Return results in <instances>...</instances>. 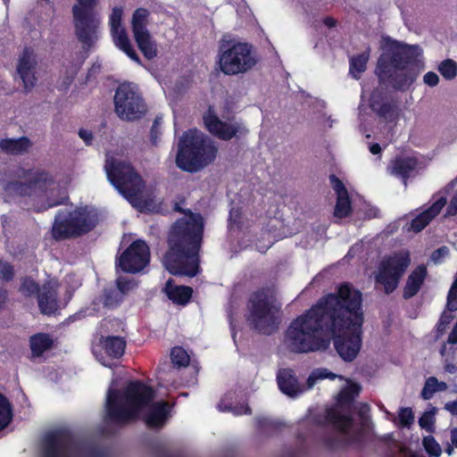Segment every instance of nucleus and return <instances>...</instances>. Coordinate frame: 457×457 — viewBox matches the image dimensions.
<instances>
[{
    "mask_svg": "<svg viewBox=\"0 0 457 457\" xmlns=\"http://www.w3.org/2000/svg\"><path fill=\"white\" fill-rule=\"evenodd\" d=\"M341 303L339 292L321 298L311 309L292 320L284 336L287 349L295 353H307L328 347L331 334L338 331L342 323L336 309Z\"/></svg>",
    "mask_w": 457,
    "mask_h": 457,
    "instance_id": "nucleus-1",
    "label": "nucleus"
},
{
    "mask_svg": "<svg viewBox=\"0 0 457 457\" xmlns=\"http://www.w3.org/2000/svg\"><path fill=\"white\" fill-rule=\"evenodd\" d=\"M154 390L140 382L132 381L122 390L109 388L105 408L108 418L123 425L137 420L145 412L147 426L161 427L168 419L170 407L165 402L153 403Z\"/></svg>",
    "mask_w": 457,
    "mask_h": 457,
    "instance_id": "nucleus-2",
    "label": "nucleus"
},
{
    "mask_svg": "<svg viewBox=\"0 0 457 457\" xmlns=\"http://www.w3.org/2000/svg\"><path fill=\"white\" fill-rule=\"evenodd\" d=\"M203 230L202 216L191 212L172 226L169 250L162 258L163 266L170 273L195 277L199 272L198 253Z\"/></svg>",
    "mask_w": 457,
    "mask_h": 457,
    "instance_id": "nucleus-3",
    "label": "nucleus"
},
{
    "mask_svg": "<svg viewBox=\"0 0 457 457\" xmlns=\"http://www.w3.org/2000/svg\"><path fill=\"white\" fill-rule=\"evenodd\" d=\"M341 303L336 312L342 328L331 334L337 353L345 361H353L361 347L363 312L361 294L348 284L339 287Z\"/></svg>",
    "mask_w": 457,
    "mask_h": 457,
    "instance_id": "nucleus-4",
    "label": "nucleus"
},
{
    "mask_svg": "<svg viewBox=\"0 0 457 457\" xmlns=\"http://www.w3.org/2000/svg\"><path fill=\"white\" fill-rule=\"evenodd\" d=\"M384 42L376 73L381 81H387L395 90L405 91L418 77L415 65L423 51L419 45H408L390 37H385Z\"/></svg>",
    "mask_w": 457,
    "mask_h": 457,
    "instance_id": "nucleus-5",
    "label": "nucleus"
},
{
    "mask_svg": "<svg viewBox=\"0 0 457 457\" xmlns=\"http://www.w3.org/2000/svg\"><path fill=\"white\" fill-rule=\"evenodd\" d=\"M217 151L208 136L198 130H188L179 140L176 163L183 170L195 172L211 163Z\"/></svg>",
    "mask_w": 457,
    "mask_h": 457,
    "instance_id": "nucleus-6",
    "label": "nucleus"
},
{
    "mask_svg": "<svg viewBox=\"0 0 457 457\" xmlns=\"http://www.w3.org/2000/svg\"><path fill=\"white\" fill-rule=\"evenodd\" d=\"M249 324L262 334L270 335L280 323L281 303L276 290L264 287L254 292L248 303Z\"/></svg>",
    "mask_w": 457,
    "mask_h": 457,
    "instance_id": "nucleus-7",
    "label": "nucleus"
},
{
    "mask_svg": "<svg viewBox=\"0 0 457 457\" xmlns=\"http://www.w3.org/2000/svg\"><path fill=\"white\" fill-rule=\"evenodd\" d=\"M104 170L110 182L136 208H142L141 194L145 184L134 168L124 161L107 155Z\"/></svg>",
    "mask_w": 457,
    "mask_h": 457,
    "instance_id": "nucleus-8",
    "label": "nucleus"
},
{
    "mask_svg": "<svg viewBox=\"0 0 457 457\" xmlns=\"http://www.w3.org/2000/svg\"><path fill=\"white\" fill-rule=\"evenodd\" d=\"M346 386L338 395V402L340 406L327 409L325 414V423L333 425L337 431L339 439L334 440L328 438L325 445L331 449L337 448L341 445L350 444L354 438L350 435V428L353 420L350 415L343 409L341 404L350 403L353 399L359 395L361 386L353 382L346 381Z\"/></svg>",
    "mask_w": 457,
    "mask_h": 457,
    "instance_id": "nucleus-9",
    "label": "nucleus"
},
{
    "mask_svg": "<svg viewBox=\"0 0 457 457\" xmlns=\"http://www.w3.org/2000/svg\"><path fill=\"white\" fill-rule=\"evenodd\" d=\"M98 221L97 213L88 207L76 208L71 212L59 211L52 228L56 240L78 237L92 230Z\"/></svg>",
    "mask_w": 457,
    "mask_h": 457,
    "instance_id": "nucleus-10",
    "label": "nucleus"
},
{
    "mask_svg": "<svg viewBox=\"0 0 457 457\" xmlns=\"http://www.w3.org/2000/svg\"><path fill=\"white\" fill-rule=\"evenodd\" d=\"M55 185L49 173L45 171H35L29 175V182L21 183L19 181H11L4 187V194L7 197L15 196H46L47 204L44 209L54 207L62 203V200H52L53 195L57 191Z\"/></svg>",
    "mask_w": 457,
    "mask_h": 457,
    "instance_id": "nucleus-11",
    "label": "nucleus"
},
{
    "mask_svg": "<svg viewBox=\"0 0 457 457\" xmlns=\"http://www.w3.org/2000/svg\"><path fill=\"white\" fill-rule=\"evenodd\" d=\"M72 6L75 34L85 47H91L99 37L101 18L94 10L96 0H77Z\"/></svg>",
    "mask_w": 457,
    "mask_h": 457,
    "instance_id": "nucleus-12",
    "label": "nucleus"
},
{
    "mask_svg": "<svg viewBox=\"0 0 457 457\" xmlns=\"http://www.w3.org/2000/svg\"><path fill=\"white\" fill-rule=\"evenodd\" d=\"M219 63L226 75H237L252 70L257 63L253 46L247 43H235L225 48L220 46Z\"/></svg>",
    "mask_w": 457,
    "mask_h": 457,
    "instance_id": "nucleus-13",
    "label": "nucleus"
},
{
    "mask_svg": "<svg viewBox=\"0 0 457 457\" xmlns=\"http://www.w3.org/2000/svg\"><path fill=\"white\" fill-rule=\"evenodd\" d=\"M114 111L117 116L127 121L142 118L146 112L145 103L136 85L124 82L114 95Z\"/></svg>",
    "mask_w": 457,
    "mask_h": 457,
    "instance_id": "nucleus-14",
    "label": "nucleus"
},
{
    "mask_svg": "<svg viewBox=\"0 0 457 457\" xmlns=\"http://www.w3.org/2000/svg\"><path fill=\"white\" fill-rule=\"evenodd\" d=\"M411 263L410 253L402 250L385 257L379 263L375 281L383 286L386 295L393 293Z\"/></svg>",
    "mask_w": 457,
    "mask_h": 457,
    "instance_id": "nucleus-15",
    "label": "nucleus"
},
{
    "mask_svg": "<svg viewBox=\"0 0 457 457\" xmlns=\"http://www.w3.org/2000/svg\"><path fill=\"white\" fill-rule=\"evenodd\" d=\"M150 12L145 8H137L131 17L133 37L138 49L147 60L155 58L158 54L157 43L147 29Z\"/></svg>",
    "mask_w": 457,
    "mask_h": 457,
    "instance_id": "nucleus-16",
    "label": "nucleus"
},
{
    "mask_svg": "<svg viewBox=\"0 0 457 457\" xmlns=\"http://www.w3.org/2000/svg\"><path fill=\"white\" fill-rule=\"evenodd\" d=\"M150 260V250L143 240L133 242L119 257L117 266L124 272L137 273Z\"/></svg>",
    "mask_w": 457,
    "mask_h": 457,
    "instance_id": "nucleus-17",
    "label": "nucleus"
},
{
    "mask_svg": "<svg viewBox=\"0 0 457 457\" xmlns=\"http://www.w3.org/2000/svg\"><path fill=\"white\" fill-rule=\"evenodd\" d=\"M203 120L206 129L212 135L222 140H229L237 134L246 132L245 128L238 121L234 120H221L212 106H209L208 111L203 116Z\"/></svg>",
    "mask_w": 457,
    "mask_h": 457,
    "instance_id": "nucleus-18",
    "label": "nucleus"
},
{
    "mask_svg": "<svg viewBox=\"0 0 457 457\" xmlns=\"http://www.w3.org/2000/svg\"><path fill=\"white\" fill-rule=\"evenodd\" d=\"M123 8L115 6L109 17L110 31L114 45L124 52L132 61L141 64V60L128 37L125 28L121 24Z\"/></svg>",
    "mask_w": 457,
    "mask_h": 457,
    "instance_id": "nucleus-19",
    "label": "nucleus"
},
{
    "mask_svg": "<svg viewBox=\"0 0 457 457\" xmlns=\"http://www.w3.org/2000/svg\"><path fill=\"white\" fill-rule=\"evenodd\" d=\"M37 61L34 51L30 48H25L20 54L16 72L22 81L25 93H29L35 87L37 81Z\"/></svg>",
    "mask_w": 457,
    "mask_h": 457,
    "instance_id": "nucleus-20",
    "label": "nucleus"
},
{
    "mask_svg": "<svg viewBox=\"0 0 457 457\" xmlns=\"http://www.w3.org/2000/svg\"><path fill=\"white\" fill-rule=\"evenodd\" d=\"M41 457H79L70 439L58 432L45 436Z\"/></svg>",
    "mask_w": 457,
    "mask_h": 457,
    "instance_id": "nucleus-21",
    "label": "nucleus"
},
{
    "mask_svg": "<svg viewBox=\"0 0 457 457\" xmlns=\"http://www.w3.org/2000/svg\"><path fill=\"white\" fill-rule=\"evenodd\" d=\"M370 106L374 112L387 122L395 121L399 116L396 104L385 99L384 93L374 90L370 96Z\"/></svg>",
    "mask_w": 457,
    "mask_h": 457,
    "instance_id": "nucleus-22",
    "label": "nucleus"
},
{
    "mask_svg": "<svg viewBox=\"0 0 457 457\" xmlns=\"http://www.w3.org/2000/svg\"><path fill=\"white\" fill-rule=\"evenodd\" d=\"M277 381L281 392L293 398L297 397L306 389L298 382L291 369L279 370L277 374Z\"/></svg>",
    "mask_w": 457,
    "mask_h": 457,
    "instance_id": "nucleus-23",
    "label": "nucleus"
},
{
    "mask_svg": "<svg viewBox=\"0 0 457 457\" xmlns=\"http://www.w3.org/2000/svg\"><path fill=\"white\" fill-rule=\"evenodd\" d=\"M446 204V198L444 195L438 196L436 201L419 214L416 218H414L411 222V229L414 232L421 231L429 222L436 218L443 209V207Z\"/></svg>",
    "mask_w": 457,
    "mask_h": 457,
    "instance_id": "nucleus-24",
    "label": "nucleus"
},
{
    "mask_svg": "<svg viewBox=\"0 0 457 457\" xmlns=\"http://www.w3.org/2000/svg\"><path fill=\"white\" fill-rule=\"evenodd\" d=\"M38 306L44 314H52L58 309L57 286L54 283L45 284L38 294Z\"/></svg>",
    "mask_w": 457,
    "mask_h": 457,
    "instance_id": "nucleus-25",
    "label": "nucleus"
},
{
    "mask_svg": "<svg viewBox=\"0 0 457 457\" xmlns=\"http://www.w3.org/2000/svg\"><path fill=\"white\" fill-rule=\"evenodd\" d=\"M428 276V270L425 265L421 264L416 267L408 276L403 291V297L410 299L416 295L420 290Z\"/></svg>",
    "mask_w": 457,
    "mask_h": 457,
    "instance_id": "nucleus-26",
    "label": "nucleus"
},
{
    "mask_svg": "<svg viewBox=\"0 0 457 457\" xmlns=\"http://www.w3.org/2000/svg\"><path fill=\"white\" fill-rule=\"evenodd\" d=\"M417 164L418 161L414 157H399L392 162V164L389 167L390 173L402 178L406 185L407 178L416 169Z\"/></svg>",
    "mask_w": 457,
    "mask_h": 457,
    "instance_id": "nucleus-27",
    "label": "nucleus"
},
{
    "mask_svg": "<svg viewBox=\"0 0 457 457\" xmlns=\"http://www.w3.org/2000/svg\"><path fill=\"white\" fill-rule=\"evenodd\" d=\"M163 291L170 300L182 305L188 303L193 293L189 287L173 285L172 279L167 280Z\"/></svg>",
    "mask_w": 457,
    "mask_h": 457,
    "instance_id": "nucleus-28",
    "label": "nucleus"
},
{
    "mask_svg": "<svg viewBox=\"0 0 457 457\" xmlns=\"http://www.w3.org/2000/svg\"><path fill=\"white\" fill-rule=\"evenodd\" d=\"M32 143L27 137L4 138L0 140V149L8 154H23L29 151Z\"/></svg>",
    "mask_w": 457,
    "mask_h": 457,
    "instance_id": "nucleus-29",
    "label": "nucleus"
},
{
    "mask_svg": "<svg viewBox=\"0 0 457 457\" xmlns=\"http://www.w3.org/2000/svg\"><path fill=\"white\" fill-rule=\"evenodd\" d=\"M53 338L46 333L36 334L29 338V346L33 356H41L53 345Z\"/></svg>",
    "mask_w": 457,
    "mask_h": 457,
    "instance_id": "nucleus-30",
    "label": "nucleus"
},
{
    "mask_svg": "<svg viewBox=\"0 0 457 457\" xmlns=\"http://www.w3.org/2000/svg\"><path fill=\"white\" fill-rule=\"evenodd\" d=\"M370 54V47L367 46L364 52L350 58L349 71L354 79H358L360 75L365 71Z\"/></svg>",
    "mask_w": 457,
    "mask_h": 457,
    "instance_id": "nucleus-31",
    "label": "nucleus"
},
{
    "mask_svg": "<svg viewBox=\"0 0 457 457\" xmlns=\"http://www.w3.org/2000/svg\"><path fill=\"white\" fill-rule=\"evenodd\" d=\"M126 342L120 337H107L104 342L105 353L113 358H120L125 352Z\"/></svg>",
    "mask_w": 457,
    "mask_h": 457,
    "instance_id": "nucleus-32",
    "label": "nucleus"
},
{
    "mask_svg": "<svg viewBox=\"0 0 457 457\" xmlns=\"http://www.w3.org/2000/svg\"><path fill=\"white\" fill-rule=\"evenodd\" d=\"M448 388L445 382L438 381L436 377H429L426 379L421 390V397L424 400H429L437 392H444Z\"/></svg>",
    "mask_w": 457,
    "mask_h": 457,
    "instance_id": "nucleus-33",
    "label": "nucleus"
},
{
    "mask_svg": "<svg viewBox=\"0 0 457 457\" xmlns=\"http://www.w3.org/2000/svg\"><path fill=\"white\" fill-rule=\"evenodd\" d=\"M336 378H339L343 379L342 376H337V374L329 371L328 369L320 368L314 370L307 378V389H310L314 386L316 382L320 379L329 378L335 379Z\"/></svg>",
    "mask_w": 457,
    "mask_h": 457,
    "instance_id": "nucleus-34",
    "label": "nucleus"
},
{
    "mask_svg": "<svg viewBox=\"0 0 457 457\" xmlns=\"http://www.w3.org/2000/svg\"><path fill=\"white\" fill-rule=\"evenodd\" d=\"M351 210V201L348 194L337 196V204L334 211L335 217L339 219L345 218L350 214Z\"/></svg>",
    "mask_w": 457,
    "mask_h": 457,
    "instance_id": "nucleus-35",
    "label": "nucleus"
},
{
    "mask_svg": "<svg viewBox=\"0 0 457 457\" xmlns=\"http://www.w3.org/2000/svg\"><path fill=\"white\" fill-rule=\"evenodd\" d=\"M12 418V406L7 398L0 394V431L6 428Z\"/></svg>",
    "mask_w": 457,
    "mask_h": 457,
    "instance_id": "nucleus-36",
    "label": "nucleus"
},
{
    "mask_svg": "<svg viewBox=\"0 0 457 457\" xmlns=\"http://www.w3.org/2000/svg\"><path fill=\"white\" fill-rule=\"evenodd\" d=\"M437 69L440 74L447 80H452L457 76V63L451 59L441 62Z\"/></svg>",
    "mask_w": 457,
    "mask_h": 457,
    "instance_id": "nucleus-37",
    "label": "nucleus"
},
{
    "mask_svg": "<svg viewBox=\"0 0 457 457\" xmlns=\"http://www.w3.org/2000/svg\"><path fill=\"white\" fill-rule=\"evenodd\" d=\"M170 359L174 365L178 367H186L188 365L190 358L188 353L182 347H174L170 353Z\"/></svg>",
    "mask_w": 457,
    "mask_h": 457,
    "instance_id": "nucleus-38",
    "label": "nucleus"
},
{
    "mask_svg": "<svg viewBox=\"0 0 457 457\" xmlns=\"http://www.w3.org/2000/svg\"><path fill=\"white\" fill-rule=\"evenodd\" d=\"M435 414V408L423 413V415L419 419V425L420 428L426 429L428 432H432L434 430V424L436 420Z\"/></svg>",
    "mask_w": 457,
    "mask_h": 457,
    "instance_id": "nucleus-39",
    "label": "nucleus"
},
{
    "mask_svg": "<svg viewBox=\"0 0 457 457\" xmlns=\"http://www.w3.org/2000/svg\"><path fill=\"white\" fill-rule=\"evenodd\" d=\"M218 409L220 411H231L234 415H242L250 413V408L247 405L232 406L225 403L222 399L218 404Z\"/></svg>",
    "mask_w": 457,
    "mask_h": 457,
    "instance_id": "nucleus-40",
    "label": "nucleus"
},
{
    "mask_svg": "<svg viewBox=\"0 0 457 457\" xmlns=\"http://www.w3.org/2000/svg\"><path fill=\"white\" fill-rule=\"evenodd\" d=\"M457 186V179L453 180L451 183L447 185L445 187L446 191L453 189ZM457 215V188L454 191L453 195L452 196L450 203L447 206L445 216H455Z\"/></svg>",
    "mask_w": 457,
    "mask_h": 457,
    "instance_id": "nucleus-41",
    "label": "nucleus"
},
{
    "mask_svg": "<svg viewBox=\"0 0 457 457\" xmlns=\"http://www.w3.org/2000/svg\"><path fill=\"white\" fill-rule=\"evenodd\" d=\"M423 446L430 455L438 457L442 453L439 444L431 436L423 438Z\"/></svg>",
    "mask_w": 457,
    "mask_h": 457,
    "instance_id": "nucleus-42",
    "label": "nucleus"
},
{
    "mask_svg": "<svg viewBox=\"0 0 457 457\" xmlns=\"http://www.w3.org/2000/svg\"><path fill=\"white\" fill-rule=\"evenodd\" d=\"M446 309L457 311V273L447 295Z\"/></svg>",
    "mask_w": 457,
    "mask_h": 457,
    "instance_id": "nucleus-43",
    "label": "nucleus"
},
{
    "mask_svg": "<svg viewBox=\"0 0 457 457\" xmlns=\"http://www.w3.org/2000/svg\"><path fill=\"white\" fill-rule=\"evenodd\" d=\"M399 422L403 427L409 428L414 421V415L411 408H401L398 412Z\"/></svg>",
    "mask_w": 457,
    "mask_h": 457,
    "instance_id": "nucleus-44",
    "label": "nucleus"
},
{
    "mask_svg": "<svg viewBox=\"0 0 457 457\" xmlns=\"http://www.w3.org/2000/svg\"><path fill=\"white\" fill-rule=\"evenodd\" d=\"M20 291L25 295H31L39 293L38 285L31 278H24L21 282Z\"/></svg>",
    "mask_w": 457,
    "mask_h": 457,
    "instance_id": "nucleus-45",
    "label": "nucleus"
},
{
    "mask_svg": "<svg viewBox=\"0 0 457 457\" xmlns=\"http://www.w3.org/2000/svg\"><path fill=\"white\" fill-rule=\"evenodd\" d=\"M14 270L11 263L0 261V280L10 281L13 278Z\"/></svg>",
    "mask_w": 457,
    "mask_h": 457,
    "instance_id": "nucleus-46",
    "label": "nucleus"
},
{
    "mask_svg": "<svg viewBox=\"0 0 457 457\" xmlns=\"http://www.w3.org/2000/svg\"><path fill=\"white\" fill-rule=\"evenodd\" d=\"M122 296L117 290H110L105 293L104 303L108 307H114L121 302Z\"/></svg>",
    "mask_w": 457,
    "mask_h": 457,
    "instance_id": "nucleus-47",
    "label": "nucleus"
},
{
    "mask_svg": "<svg viewBox=\"0 0 457 457\" xmlns=\"http://www.w3.org/2000/svg\"><path fill=\"white\" fill-rule=\"evenodd\" d=\"M241 218L242 213L239 211V209L231 208L229 212V218H228V226L230 229H240L242 228L241 226Z\"/></svg>",
    "mask_w": 457,
    "mask_h": 457,
    "instance_id": "nucleus-48",
    "label": "nucleus"
},
{
    "mask_svg": "<svg viewBox=\"0 0 457 457\" xmlns=\"http://www.w3.org/2000/svg\"><path fill=\"white\" fill-rule=\"evenodd\" d=\"M116 282L118 287L117 291L120 294L121 296L137 286L134 281L128 280L123 277L118 278Z\"/></svg>",
    "mask_w": 457,
    "mask_h": 457,
    "instance_id": "nucleus-49",
    "label": "nucleus"
},
{
    "mask_svg": "<svg viewBox=\"0 0 457 457\" xmlns=\"http://www.w3.org/2000/svg\"><path fill=\"white\" fill-rule=\"evenodd\" d=\"M329 180L333 189L337 194V196L348 194V191L345 188V185L336 175H330Z\"/></svg>",
    "mask_w": 457,
    "mask_h": 457,
    "instance_id": "nucleus-50",
    "label": "nucleus"
},
{
    "mask_svg": "<svg viewBox=\"0 0 457 457\" xmlns=\"http://www.w3.org/2000/svg\"><path fill=\"white\" fill-rule=\"evenodd\" d=\"M162 124V119L157 117L151 128V138L154 144H156L159 135L161 134L160 128Z\"/></svg>",
    "mask_w": 457,
    "mask_h": 457,
    "instance_id": "nucleus-51",
    "label": "nucleus"
},
{
    "mask_svg": "<svg viewBox=\"0 0 457 457\" xmlns=\"http://www.w3.org/2000/svg\"><path fill=\"white\" fill-rule=\"evenodd\" d=\"M423 81L429 87H436L439 82V77L436 72L428 71L423 76Z\"/></svg>",
    "mask_w": 457,
    "mask_h": 457,
    "instance_id": "nucleus-52",
    "label": "nucleus"
},
{
    "mask_svg": "<svg viewBox=\"0 0 457 457\" xmlns=\"http://www.w3.org/2000/svg\"><path fill=\"white\" fill-rule=\"evenodd\" d=\"M448 253V250L446 247H441V248H438L437 250H436L433 253H432V256H431V259L435 262H437L439 261L440 258L444 257L445 255H446Z\"/></svg>",
    "mask_w": 457,
    "mask_h": 457,
    "instance_id": "nucleus-53",
    "label": "nucleus"
},
{
    "mask_svg": "<svg viewBox=\"0 0 457 457\" xmlns=\"http://www.w3.org/2000/svg\"><path fill=\"white\" fill-rule=\"evenodd\" d=\"M79 135L80 138L83 139L87 145L91 144V142L93 140V134L91 133V131L86 130V129H80L79 131Z\"/></svg>",
    "mask_w": 457,
    "mask_h": 457,
    "instance_id": "nucleus-54",
    "label": "nucleus"
},
{
    "mask_svg": "<svg viewBox=\"0 0 457 457\" xmlns=\"http://www.w3.org/2000/svg\"><path fill=\"white\" fill-rule=\"evenodd\" d=\"M449 312L445 311L441 316L439 320L442 321V323L449 325L452 320H453V315L451 313L453 311L448 310Z\"/></svg>",
    "mask_w": 457,
    "mask_h": 457,
    "instance_id": "nucleus-55",
    "label": "nucleus"
},
{
    "mask_svg": "<svg viewBox=\"0 0 457 457\" xmlns=\"http://www.w3.org/2000/svg\"><path fill=\"white\" fill-rule=\"evenodd\" d=\"M447 343L452 345L457 344V320L452 332L448 337Z\"/></svg>",
    "mask_w": 457,
    "mask_h": 457,
    "instance_id": "nucleus-56",
    "label": "nucleus"
},
{
    "mask_svg": "<svg viewBox=\"0 0 457 457\" xmlns=\"http://www.w3.org/2000/svg\"><path fill=\"white\" fill-rule=\"evenodd\" d=\"M445 409L451 412L453 415L457 416V401L446 403Z\"/></svg>",
    "mask_w": 457,
    "mask_h": 457,
    "instance_id": "nucleus-57",
    "label": "nucleus"
},
{
    "mask_svg": "<svg viewBox=\"0 0 457 457\" xmlns=\"http://www.w3.org/2000/svg\"><path fill=\"white\" fill-rule=\"evenodd\" d=\"M370 152L372 154H378L381 152V146L379 144H372L370 145Z\"/></svg>",
    "mask_w": 457,
    "mask_h": 457,
    "instance_id": "nucleus-58",
    "label": "nucleus"
},
{
    "mask_svg": "<svg viewBox=\"0 0 457 457\" xmlns=\"http://www.w3.org/2000/svg\"><path fill=\"white\" fill-rule=\"evenodd\" d=\"M324 24L328 28H333L336 26V21L331 17H327L324 20Z\"/></svg>",
    "mask_w": 457,
    "mask_h": 457,
    "instance_id": "nucleus-59",
    "label": "nucleus"
},
{
    "mask_svg": "<svg viewBox=\"0 0 457 457\" xmlns=\"http://www.w3.org/2000/svg\"><path fill=\"white\" fill-rule=\"evenodd\" d=\"M447 326L448 325L442 323L441 320H438V322H437V332L439 334H443L445 331Z\"/></svg>",
    "mask_w": 457,
    "mask_h": 457,
    "instance_id": "nucleus-60",
    "label": "nucleus"
},
{
    "mask_svg": "<svg viewBox=\"0 0 457 457\" xmlns=\"http://www.w3.org/2000/svg\"><path fill=\"white\" fill-rule=\"evenodd\" d=\"M445 369L449 373H454L456 371V370H457L456 366L454 364H452V363L446 364Z\"/></svg>",
    "mask_w": 457,
    "mask_h": 457,
    "instance_id": "nucleus-61",
    "label": "nucleus"
},
{
    "mask_svg": "<svg viewBox=\"0 0 457 457\" xmlns=\"http://www.w3.org/2000/svg\"><path fill=\"white\" fill-rule=\"evenodd\" d=\"M258 424L262 428H265L268 424H270V420L267 419H258Z\"/></svg>",
    "mask_w": 457,
    "mask_h": 457,
    "instance_id": "nucleus-62",
    "label": "nucleus"
},
{
    "mask_svg": "<svg viewBox=\"0 0 457 457\" xmlns=\"http://www.w3.org/2000/svg\"><path fill=\"white\" fill-rule=\"evenodd\" d=\"M452 442L455 447H457V432H453Z\"/></svg>",
    "mask_w": 457,
    "mask_h": 457,
    "instance_id": "nucleus-63",
    "label": "nucleus"
},
{
    "mask_svg": "<svg viewBox=\"0 0 457 457\" xmlns=\"http://www.w3.org/2000/svg\"><path fill=\"white\" fill-rule=\"evenodd\" d=\"M270 245H271V242H269V245H264V246H260L259 250L262 251V252H265Z\"/></svg>",
    "mask_w": 457,
    "mask_h": 457,
    "instance_id": "nucleus-64",
    "label": "nucleus"
}]
</instances>
